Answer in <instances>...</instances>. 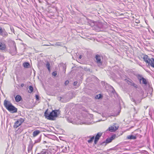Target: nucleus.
<instances>
[{
  "instance_id": "obj_1",
  "label": "nucleus",
  "mask_w": 154,
  "mask_h": 154,
  "mask_svg": "<svg viewBox=\"0 0 154 154\" xmlns=\"http://www.w3.org/2000/svg\"><path fill=\"white\" fill-rule=\"evenodd\" d=\"M4 105L6 108L11 112L13 113L17 112V109L10 102L5 100L4 101Z\"/></svg>"
},
{
  "instance_id": "obj_2",
  "label": "nucleus",
  "mask_w": 154,
  "mask_h": 154,
  "mask_svg": "<svg viewBox=\"0 0 154 154\" xmlns=\"http://www.w3.org/2000/svg\"><path fill=\"white\" fill-rule=\"evenodd\" d=\"M58 111L57 110H53L49 114L47 110L45 112V118L50 120H55V118L57 117V112Z\"/></svg>"
},
{
  "instance_id": "obj_3",
  "label": "nucleus",
  "mask_w": 154,
  "mask_h": 154,
  "mask_svg": "<svg viewBox=\"0 0 154 154\" xmlns=\"http://www.w3.org/2000/svg\"><path fill=\"white\" fill-rule=\"evenodd\" d=\"M143 59L145 62L150 64L151 66L154 68V59L153 58H151L150 59L148 58L147 55H145L144 56Z\"/></svg>"
},
{
  "instance_id": "obj_4",
  "label": "nucleus",
  "mask_w": 154,
  "mask_h": 154,
  "mask_svg": "<svg viewBox=\"0 0 154 154\" xmlns=\"http://www.w3.org/2000/svg\"><path fill=\"white\" fill-rule=\"evenodd\" d=\"M24 119L23 118H20L18 119L14 123V127L15 128H17L24 122Z\"/></svg>"
},
{
  "instance_id": "obj_5",
  "label": "nucleus",
  "mask_w": 154,
  "mask_h": 154,
  "mask_svg": "<svg viewBox=\"0 0 154 154\" xmlns=\"http://www.w3.org/2000/svg\"><path fill=\"white\" fill-rule=\"evenodd\" d=\"M9 53L12 55H15L17 53V51L16 45H14L10 48Z\"/></svg>"
},
{
  "instance_id": "obj_6",
  "label": "nucleus",
  "mask_w": 154,
  "mask_h": 154,
  "mask_svg": "<svg viewBox=\"0 0 154 154\" xmlns=\"http://www.w3.org/2000/svg\"><path fill=\"white\" fill-rule=\"evenodd\" d=\"M95 58L96 59V62L98 65L99 66H101L102 64V62L101 61L102 57L98 55H96Z\"/></svg>"
},
{
  "instance_id": "obj_7",
  "label": "nucleus",
  "mask_w": 154,
  "mask_h": 154,
  "mask_svg": "<svg viewBox=\"0 0 154 154\" xmlns=\"http://www.w3.org/2000/svg\"><path fill=\"white\" fill-rule=\"evenodd\" d=\"M102 133L101 132H98L96 135L94 140V143L95 144H96L97 142L98 141L102 135Z\"/></svg>"
},
{
  "instance_id": "obj_8",
  "label": "nucleus",
  "mask_w": 154,
  "mask_h": 154,
  "mask_svg": "<svg viewBox=\"0 0 154 154\" xmlns=\"http://www.w3.org/2000/svg\"><path fill=\"white\" fill-rule=\"evenodd\" d=\"M0 50L4 51L6 50V45L3 42H0Z\"/></svg>"
},
{
  "instance_id": "obj_9",
  "label": "nucleus",
  "mask_w": 154,
  "mask_h": 154,
  "mask_svg": "<svg viewBox=\"0 0 154 154\" xmlns=\"http://www.w3.org/2000/svg\"><path fill=\"white\" fill-rule=\"evenodd\" d=\"M116 137L115 135H112L110 137L107 138L105 142L106 143H109L112 141Z\"/></svg>"
},
{
  "instance_id": "obj_10",
  "label": "nucleus",
  "mask_w": 154,
  "mask_h": 154,
  "mask_svg": "<svg viewBox=\"0 0 154 154\" xmlns=\"http://www.w3.org/2000/svg\"><path fill=\"white\" fill-rule=\"evenodd\" d=\"M63 152H67L69 151V147L62 146L60 149Z\"/></svg>"
},
{
  "instance_id": "obj_11",
  "label": "nucleus",
  "mask_w": 154,
  "mask_h": 154,
  "mask_svg": "<svg viewBox=\"0 0 154 154\" xmlns=\"http://www.w3.org/2000/svg\"><path fill=\"white\" fill-rule=\"evenodd\" d=\"M139 77H140V78L139 77L138 78L140 82H141V81H142V83L146 85L147 84V82L146 81V79L144 78L143 77H141L140 75H139Z\"/></svg>"
},
{
  "instance_id": "obj_12",
  "label": "nucleus",
  "mask_w": 154,
  "mask_h": 154,
  "mask_svg": "<svg viewBox=\"0 0 154 154\" xmlns=\"http://www.w3.org/2000/svg\"><path fill=\"white\" fill-rule=\"evenodd\" d=\"M39 154H51V153L48 150L44 149Z\"/></svg>"
},
{
  "instance_id": "obj_13",
  "label": "nucleus",
  "mask_w": 154,
  "mask_h": 154,
  "mask_svg": "<svg viewBox=\"0 0 154 154\" xmlns=\"http://www.w3.org/2000/svg\"><path fill=\"white\" fill-rule=\"evenodd\" d=\"M118 128V127H116L113 126H111L109 127V131L111 132H114L115 131H116Z\"/></svg>"
},
{
  "instance_id": "obj_14",
  "label": "nucleus",
  "mask_w": 154,
  "mask_h": 154,
  "mask_svg": "<svg viewBox=\"0 0 154 154\" xmlns=\"http://www.w3.org/2000/svg\"><path fill=\"white\" fill-rule=\"evenodd\" d=\"M137 137L136 135H130L128 136L127 137V139H128L135 140L137 138Z\"/></svg>"
},
{
  "instance_id": "obj_15",
  "label": "nucleus",
  "mask_w": 154,
  "mask_h": 154,
  "mask_svg": "<svg viewBox=\"0 0 154 154\" xmlns=\"http://www.w3.org/2000/svg\"><path fill=\"white\" fill-rule=\"evenodd\" d=\"M15 100L17 102L20 101L22 99V98L20 95H17L15 97Z\"/></svg>"
},
{
  "instance_id": "obj_16",
  "label": "nucleus",
  "mask_w": 154,
  "mask_h": 154,
  "mask_svg": "<svg viewBox=\"0 0 154 154\" xmlns=\"http://www.w3.org/2000/svg\"><path fill=\"white\" fill-rule=\"evenodd\" d=\"M46 67L47 68L49 72L51 71L50 69V65L49 62L48 61L47 62L46 64H45Z\"/></svg>"
},
{
  "instance_id": "obj_17",
  "label": "nucleus",
  "mask_w": 154,
  "mask_h": 154,
  "mask_svg": "<svg viewBox=\"0 0 154 154\" xmlns=\"http://www.w3.org/2000/svg\"><path fill=\"white\" fill-rule=\"evenodd\" d=\"M33 146L32 144H30L28 147V152H31V150L32 149V147Z\"/></svg>"
},
{
  "instance_id": "obj_18",
  "label": "nucleus",
  "mask_w": 154,
  "mask_h": 154,
  "mask_svg": "<svg viewBox=\"0 0 154 154\" xmlns=\"http://www.w3.org/2000/svg\"><path fill=\"white\" fill-rule=\"evenodd\" d=\"M1 35H2L4 37H5L8 36V34L7 32H6L5 30H4L3 32L2 33Z\"/></svg>"
},
{
  "instance_id": "obj_19",
  "label": "nucleus",
  "mask_w": 154,
  "mask_h": 154,
  "mask_svg": "<svg viewBox=\"0 0 154 154\" xmlns=\"http://www.w3.org/2000/svg\"><path fill=\"white\" fill-rule=\"evenodd\" d=\"M55 45L56 46H63V44L62 42H57L55 44Z\"/></svg>"
},
{
  "instance_id": "obj_20",
  "label": "nucleus",
  "mask_w": 154,
  "mask_h": 154,
  "mask_svg": "<svg viewBox=\"0 0 154 154\" xmlns=\"http://www.w3.org/2000/svg\"><path fill=\"white\" fill-rule=\"evenodd\" d=\"M38 134V131L36 130L34 131L33 133V136L35 137Z\"/></svg>"
},
{
  "instance_id": "obj_21",
  "label": "nucleus",
  "mask_w": 154,
  "mask_h": 154,
  "mask_svg": "<svg viewBox=\"0 0 154 154\" xmlns=\"http://www.w3.org/2000/svg\"><path fill=\"white\" fill-rule=\"evenodd\" d=\"M94 138V136H93L92 137H91L90 139L88 140V142L89 143H91Z\"/></svg>"
},
{
  "instance_id": "obj_22",
  "label": "nucleus",
  "mask_w": 154,
  "mask_h": 154,
  "mask_svg": "<svg viewBox=\"0 0 154 154\" xmlns=\"http://www.w3.org/2000/svg\"><path fill=\"white\" fill-rule=\"evenodd\" d=\"M29 90H28V92L29 93L32 92L33 91V89L32 86H30L29 87Z\"/></svg>"
},
{
  "instance_id": "obj_23",
  "label": "nucleus",
  "mask_w": 154,
  "mask_h": 154,
  "mask_svg": "<svg viewBox=\"0 0 154 154\" xmlns=\"http://www.w3.org/2000/svg\"><path fill=\"white\" fill-rule=\"evenodd\" d=\"M23 65L24 67L27 68L29 65V64L28 63L25 62L23 63Z\"/></svg>"
},
{
  "instance_id": "obj_24",
  "label": "nucleus",
  "mask_w": 154,
  "mask_h": 154,
  "mask_svg": "<svg viewBox=\"0 0 154 154\" xmlns=\"http://www.w3.org/2000/svg\"><path fill=\"white\" fill-rule=\"evenodd\" d=\"M52 75H53L56 76L57 75V72L56 71L53 72L52 73Z\"/></svg>"
},
{
  "instance_id": "obj_25",
  "label": "nucleus",
  "mask_w": 154,
  "mask_h": 154,
  "mask_svg": "<svg viewBox=\"0 0 154 154\" xmlns=\"http://www.w3.org/2000/svg\"><path fill=\"white\" fill-rule=\"evenodd\" d=\"M131 100L132 101L134 102L135 104L136 103L135 100L133 97H131Z\"/></svg>"
},
{
  "instance_id": "obj_26",
  "label": "nucleus",
  "mask_w": 154,
  "mask_h": 154,
  "mask_svg": "<svg viewBox=\"0 0 154 154\" xmlns=\"http://www.w3.org/2000/svg\"><path fill=\"white\" fill-rule=\"evenodd\" d=\"M3 31L4 30H2V28L0 27V35H1Z\"/></svg>"
},
{
  "instance_id": "obj_27",
  "label": "nucleus",
  "mask_w": 154,
  "mask_h": 154,
  "mask_svg": "<svg viewBox=\"0 0 154 154\" xmlns=\"http://www.w3.org/2000/svg\"><path fill=\"white\" fill-rule=\"evenodd\" d=\"M135 22L136 23H140V20H139L137 19H136L135 20Z\"/></svg>"
},
{
  "instance_id": "obj_28",
  "label": "nucleus",
  "mask_w": 154,
  "mask_h": 154,
  "mask_svg": "<svg viewBox=\"0 0 154 154\" xmlns=\"http://www.w3.org/2000/svg\"><path fill=\"white\" fill-rule=\"evenodd\" d=\"M77 82H76V81H75V82H74V83H73V85H74V86H75L77 84Z\"/></svg>"
},
{
  "instance_id": "obj_29",
  "label": "nucleus",
  "mask_w": 154,
  "mask_h": 154,
  "mask_svg": "<svg viewBox=\"0 0 154 154\" xmlns=\"http://www.w3.org/2000/svg\"><path fill=\"white\" fill-rule=\"evenodd\" d=\"M57 99L59 100H61L62 99V97H58L57 98Z\"/></svg>"
},
{
  "instance_id": "obj_30",
  "label": "nucleus",
  "mask_w": 154,
  "mask_h": 154,
  "mask_svg": "<svg viewBox=\"0 0 154 154\" xmlns=\"http://www.w3.org/2000/svg\"><path fill=\"white\" fill-rule=\"evenodd\" d=\"M69 83V81H66L65 82V84L66 85V84H68Z\"/></svg>"
},
{
  "instance_id": "obj_31",
  "label": "nucleus",
  "mask_w": 154,
  "mask_h": 154,
  "mask_svg": "<svg viewBox=\"0 0 154 154\" xmlns=\"http://www.w3.org/2000/svg\"><path fill=\"white\" fill-rule=\"evenodd\" d=\"M36 97L37 99H38V95H36Z\"/></svg>"
},
{
  "instance_id": "obj_32",
  "label": "nucleus",
  "mask_w": 154,
  "mask_h": 154,
  "mask_svg": "<svg viewBox=\"0 0 154 154\" xmlns=\"http://www.w3.org/2000/svg\"><path fill=\"white\" fill-rule=\"evenodd\" d=\"M21 87H23L24 86V84L23 83H22L21 85Z\"/></svg>"
},
{
  "instance_id": "obj_33",
  "label": "nucleus",
  "mask_w": 154,
  "mask_h": 154,
  "mask_svg": "<svg viewBox=\"0 0 154 154\" xmlns=\"http://www.w3.org/2000/svg\"><path fill=\"white\" fill-rule=\"evenodd\" d=\"M11 30L12 31H13H13H14V29H13V28H11Z\"/></svg>"
},
{
  "instance_id": "obj_34",
  "label": "nucleus",
  "mask_w": 154,
  "mask_h": 154,
  "mask_svg": "<svg viewBox=\"0 0 154 154\" xmlns=\"http://www.w3.org/2000/svg\"><path fill=\"white\" fill-rule=\"evenodd\" d=\"M43 46H49L50 45H44Z\"/></svg>"
},
{
  "instance_id": "obj_35",
  "label": "nucleus",
  "mask_w": 154,
  "mask_h": 154,
  "mask_svg": "<svg viewBox=\"0 0 154 154\" xmlns=\"http://www.w3.org/2000/svg\"><path fill=\"white\" fill-rule=\"evenodd\" d=\"M99 95H100L99 97H97L99 99L100 98V97L101 96V95L100 94H99Z\"/></svg>"
},
{
  "instance_id": "obj_36",
  "label": "nucleus",
  "mask_w": 154,
  "mask_h": 154,
  "mask_svg": "<svg viewBox=\"0 0 154 154\" xmlns=\"http://www.w3.org/2000/svg\"><path fill=\"white\" fill-rule=\"evenodd\" d=\"M134 110L135 111V110H136V109H135V108H134Z\"/></svg>"
},
{
  "instance_id": "obj_37",
  "label": "nucleus",
  "mask_w": 154,
  "mask_h": 154,
  "mask_svg": "<svg viewBox=\"0 0 154 154\" xmlns=\"http://www.w3.org/2000/svg\"><path fill=\"white\" fill-rule=\"evenodd\" d=\"M44 143H46V141H44Z\"/></svg>"
},
{
  "instance_id": "obj_38",
  "label": "nucleus",
  "mask_w": 154,
  "mask_h": 154,
  "mask_svg": "<svg viewBox=\"0 0 154 154\" xmlns=\"http://www.w3.org/2000/svg\"><path fill=\"white\" fill-rule=\"evenodd\" d=\"M81 58V56H80V58Z\"/></svg>"
},
{
  "instance_id": "obj_39",
  "label": "nucleus",
  "mask_w": 154,
  "mask_h": 154,
  "mask_svg": "<svg viewBox=\"0 0 154 154\" xmlns=\"http://www.w3.org/2000/svg\"><path fill=\"white\" fill-rule=\"evenodd\" d=\"M81 58V56H80V58Z\"/></svg>"
},
{
  "instance_id": "obj_40",
  "label": "nucleus",
  "mask_w": 154,
  "mask_h": 154,
  "mask_svg": "<svg viewBox=\"0 0 154 154\" xmlns=\"http://www.w3.org/2000/svg\"><path fill=\"white\" fill-rule=\"evenodd\" d=\"M39 141H40V139L39 138Z\"/></svg>"
}]
</instances>
